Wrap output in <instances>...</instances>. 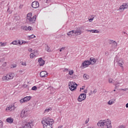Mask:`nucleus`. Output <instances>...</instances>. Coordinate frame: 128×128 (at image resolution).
Returning <instances> with one entry per match:
<instances>
[{"label":"nucleus","instance_id":"f257e3e1","mask_svg":"<svg viewBox=\"0 0 128 128\" xmlns=\"http://www.w3.org/2000/svg\"><path fill=\"white\" fill-rule=\"evenodd\" d=\"M44 128H52V124H54V119L50 118H47L42 121Z\"/></svg>","mask_w":128,"mask_h":128},{"label":"nucleus","instance_id":"f03ea898","mask_svg":"<svg viewBox=\"0 0 128 128\" xmlns=\"http://www.w3.org/2000/svg\"><path fill=\"white\" fill-rule=\"evenodd\" d=\"M36 20V16H32V13L30 12L26 16V22L29 24H34Z\"/></svg>","mask_w":128,"mask_h":128},{"label":"nucleus","instance_id":"7ed1b4c3","mask_svg":"<svg viewBox=\"0 0 128 128\" xmlns=\"http://www.w3.org/2000/svg\"><path fill=\"white\" fill-rule=\"evenodd\" d=\"M14 73L12 72L8 74L6 76H4L2 77V82H8V80H10L14 78Z\"/></svg>","mask_w":128,"mask_h":128},{"label":"nucleus","instance_id":"20e7f679","mask_svg":"<svg viewBox=\"0 0 128 128\" xmlns=\"http://www.w3.org/2000/svg\"><path fill=\"white\" fill-rule=\"evenodd\" d=\"M68 86H69L70 90L72 92V91L76 90L78 84L74 82H70V84H69V85H68Z\"/></svg>","mask_w":128,"mask_h":128},{"label":"nucleus","instance_id":"39448f33","mask_svg":"<svg viewBox=\"0 0 128 128\" xmlns=\"http://www.w3.org/2000/svg\"><path fill=\"white\" fill-rule=\"evenodd\" d=\"M34 126V120H30L28 122H26L24 126H23V128H32V126Z\"/></svg>","mask_w":128,"mask_h":128},{"label":"nucleus","instance_id":"423d86ee","mask_svg":"<svg viewBox=\"0 0 128 128\" xmlns=\"http://www.w3.org/2000/svg\"><path fill=\"white\" fill-rule=\"evenodd\" d=\"M28 111L26 109H24L22 110L21 114H20V117L21 118H26V116H28Z\"/></svg>","mask_w":128,"mask_h":128},{"label":"nucleus","instance_id":"0eeeda50","mask_svg":"<svg viewBox=\"0 0 128 128\" xmlns=\"http://www.w3.org/2000/svg\"><path fill=\"white\" fill-rule=\"evenodd\" d=\"M86 98V94H82L80 95L78 98V102H82V100H84Z\"/></svg>","mask_w":128,"mask_h":128},{"label":"nucleus","instance_id":"6e6552de","mask_svg":"<svg viewBox=\"0 0 128 128\" xmlns=\"http://www.w3.org/2000/svg\"><path fill=\"white\" fill-rule=\"evenodd\" d=\"M90 60H85L82 64V68H88V66H90Z\"/></svg>","mask_w":128,"mask_h":128},{"label":"nucleus","instance_id":"1a4fd4ad","mask_svg":"<svg viewBox=\"0 0 128 128\" xmlns=\"http://www.w3.org/2000/svg\"><path fill=\"white\" fill-rule=\"evenodd\" d=\"M104 126H106V128H112V122L108 119L105 120Z\"/></svg>","mask_w":128,"mask_h":128},{"label":"nucleus","instance_id":"9d476101","mask_svg":"<svg viewBox=\"0 0 128 128\" xmlns=\"http://www.w3.org/2000/svg\"><path fill=\"white\" fill-rule=\"evenodd\" d=\"M32 6L33 8H40V3H38V2L34 1L32 2Z\"/></svg>","mask_w":128,"mask_h":128},{"label":"nucleus","instance_id":"9b49d317","mask_svg":"<svg viewBox=\"0 0 128 128\" xmlns=\"http://www.w3.org/2000/svg\"><path fill=\"white\" fill-rule=\"evenodd\" d=\"M128 8V5L126 3L123 4L122 6L120 7V10L121 12H124V10H126Z\"/></svg>","mask_w":128,"mask_h":128},{"label":"nucleus","instance_id":"f8f14e48","mask_svg":"<svg viewBox=\"0 0 128 128\" xmlns=\"http://www.w3.org/2000/svg\"><path fill=\"white\" fill-rule=\"evenodd\" d=\"M40 74L41 78H46V76H48V72L46 71H42L40 72Z\"/></svg>","mask_w":128,"mask_h":128},{"label":"nucleus","instance_id":"ddd939ff","mask_svg":"<svg viewBox=\"0 0 128 128\" xmlns=\"http://www.w3.org/2000/svg\"><path fill=\"white\" fill-rule=\"evenodd\" d=\"M105 120H100L98 123V126L100 128H102L104 126Z\"/></svg>","mask_w":128,"mask_h":128},{"label":"nucleus","instance_id":"4468645a","mask_svg":"<svg viewBox=\"0 0 128 128\" xmlns=\"http://www.w3.org/2000/svg\"><path fill=\"white\" fill-rule=\"evenodd\" d=\"M74 34L75 36H80V34H82V30L80 28H78L76 30H74Z\"/></svg>","mask_w":128,"mask_h":128},{"label":"nucleus","instance_id":"2eb2a0df","mask_svg":"<svg viewBox=\"0 0 128 128\" xmlns=\"http://www.w3.org/2000/svg\"><path fill=\"white\" fill-rule=\"evenodd\" d=\"M117 62H118V66H120L121 68H124L122 66V64H124V61L122 60L120 58L118 59Z\"/></svg>","mask_w":128,"mask_h":128},{"label":"nucleus","instance_id":"dca6fc26","mask_svg":"<svg viewBox=\"0 0 128 128\" xmlns=\"http://www.w3.org/2000/svg\"><path fill=\"white\" fill-rule=\"evenodd\" d=\"M38 62L39 63V66H42L44 64V60L42 58H40L38 60Z\"/></svg>","mask_w":128,"mask_h":128},{"label":"nucleus","instance_id":"f3484780","mask_svg":"<svg viewBox=\"0 0 128 128\" xmlns=\"http://www.w3.org/2000/svg\"><path fill=\"white\" fill-rule=\"evenodd\" d=\"M90 64H94L96 62V59L94 58H90Z\"/></svg>","mask_w":128,"mask_h":128},{"label":"nucleus","instance_id":"a211bd4d","mask_svg":"<svg viewBox=\"0 0 128 128\" xmlns=\"http://www.w3.org/2000/svg\"><path fill=\"white\" fill-rule=\"evenodd\" d=\"M22 30H32V26H24L22 28Z\"/></svg>","mask_w":128,"mask_h":128},{"label":"nucleus","instance_id":"6ab92c4d","mask_svg":"<svg viewBox=\"0 0 128 128\" xmlns=\"http://www.w3.org/2000/svg\"><path fill=\"white\" fill-rule=\"evenodd\" d=\"M24 99V100L25 102H28L32 100V96H26L23 98Z\"/></svg>","mask_w":128,"mask_h":128},{"label":"nucleus","instance_id":"aec40b11","mask_svg":"<svg viewBox=\"0 0 128 128\" xmlns=\"http://www.w3.org/2000/svg\"><path fill=\"white\" fill-rule=\"evenodd\" d=\"M6 112H12V106L11 105L8 107H7L6 109Z\"/></svg>","mask_w":128,"mask_h":128},{"label":"nucleus","instance_id":"412c9836","mask_svg":"<svg viewBox=\"0 0 128 128\" xmlns=\"http://www.w3.org/2000/svg\"><path fill=\"white\" fill-rule=\"evenodd\" d=\"M68 36H75L74 30H72L68 32Z\"/></svg>","mask_w":128,"mask_h":128},{"label":"nucleus","instance_id":"4be33fe9","mask_svg":"<svg viewBox=\"0 0 128 128\" xmlns=\"http://www.w3.org/2000/svg\"><path fill=\"white\" fill-rule=\"evenodd\" d=\"M6 122L9 124H12V122H14V119L10 118H8L6 119Z\"/></svg>","mask_w":128,"mask_h":128},{"label":"nucleus","instance_id":"5701e85b","mask_svg":"<svg viewBox=\"0 0 128 128\" xmlns=\"http://www.w3.org/2000/svg\"><path fill=\"white\" fill-rule=\"evenodd\" d=\"M88 32H92V33H96V34H98V32H100V31L96 30H88Z\"/></svg>","mask_w":128,"mask_h":128},{"label":"nucleus","instance_id":"b1692460","mask_svg":"<svg viewBox=\"0 0 128 128\" xmlns=\"http://www.w3.org/2000/svg\"><path fill=\"white\" fill-rule=\"evenodd\" d=\"M116 102V100L115 99H112V100H110L108 102V104L110 105V104H114V102Z\"/></svg>","mask_w":128,"mask_h":128},{"label":"nucleus","instance_id":"393cba45","mask_svg":"<svg viewBox=\"0 0 128 128\" xmlns=\"http://www.w3.org/2000/svg\"><path fill=\"white\" fill-rule=\"evenodd\" d=\"M18 46H22L24 44V42L20 40H17Z\"/></svg>","mask_w":128,"mask_h":128},{"label":"nucleus","instance_id":"a878e982","mask_svg":"<svg viewBox=\"0 0 128 128\" xmlns=\"http://www.w3.org/2000/svg\"><path fill=\"white\" fill-rule=\"evenodd\" d=\"M28 38L29 40H30L32 38H36V36L32 34V35L28 36Z\"/></svg>","mask_w":128,"mask_h":128},{"label":"nucleus","instance_id":"bb28decb","mask_svg":"<svg viewBox=\"0 0 128 128\" xmlns=\"http://www.w3.org/2000/svg\"><path fill=\"white\" fill-rule=\"evenodd\" d=\"M84 80H88V78H90V76H88V75H86V74H84Z\"/></svg>","mask_w":128,"mask_h":128},{"label":"nucleus","instance_id":"cd10ccee","mask_svg":"<svg viewBox=\"0 0 128 128\" xmlns=\"http://www.w3.org/2000/svg\"><path fill=\"white\" fill-rule=\"evenodd\" d=\"M35 56H36V55H34V54L32 53L30 54V58H35Z\"/></svg>","mask_w":128,"mask_h":128},{"label":"nucleus","instance_id":"c85d7f7f","mask_svg":"<svg viewBox=\"0 0 128 128\" xmlns=\"http://www.w3.org/2000/svg\"><path fill=\"white\" fill-rule=\"evenodd\" d=\"M68 74H70V76H72V74H74V70L69 71Z\"/></svg>","mask_w":128,"mask_h":128},{"label":"nucleus","instance_id":"c756f323","mask_svg":"<svg viewBox=\"0 0 128 128\" xmlns=\"http://www.w3.org/2000/svg\"><path fill=\"white\" fill-rule=\"evenodd\" d=\"M114 80L112 78H108V82L110 84H114Z\"/></svg>","mask_w":128,"mask_h":128},{"label":"nucleus","instance_id":"7c9ffc66","mask_svg":"<svg viewBox=\"0 0 128 128\" xmlns=\"http://www.w3.org/2000/svg\"><path fill=\"white\" fill-rule=\"evenodd\" d=\"M12 44H16V46H18V40L13 41L12 42Z\"/></svg>","mask_w":128,"mask_h":128},{"label":"nucleus","instance_id":"2f4dec72","mask_svg":"<svg viewBox=\"0 0 128 128\" xmlns=\"http://www.w3.org/2000/svg\"><path fill=\"white\" fill-rule=\"evenodd\" d=\"M16 68V64H12L11 65V68Z\"/></svg>","mask_w":128,"mask_h":128},{"label":"nucleus","instance_id":"473e14b6","mask_svg":"<svg viewBox=\"0 0 128 128\" xmlns=\"http://www.w3.org/2000/svg\"><path fill=\"white\" fill-rule=\"evenodd\" d=\"M32 90H38V88H36V86H34L32 88Z\"/></svg>","mask_w":128,"mask_h":128},{"label":"nucleus","instance_id":"72a5a7b5","mask_svg":"<svg viewBox=\"0 0 128 128\" xmlns=\"http://www.w3.org/2000/svg\"><path fill=\"white\" fill-rule=\"evenodd\" d=\"M51 110L52 108L46 109L44 110V112H50V110Z\"/></svg>","mask_w":128,"mask_h":128},{"label":"nucleus","instance_id":"f704fd0d","mask_svg":"<svg viewBox=\"0 0 128 128\" xmlns=\"http://www.w3.org/2000/svg\"><path fill=\"white\" fill-rule=\"evenodd\" d=\"M20 104H24V102H26L24 101V99L22 98L21 100H20Z\"/></svg>","mask_w":128,"mask_h":128},{"label":"nucleus","instance_id":"c9c22d12","mask_svg":"<svg viewBox=\"0 0 128 128\" xmlns=\"http://www.w3.org/2000/svg\"><path fill=\"white\" fill-rule=\"evenodd\" d=\"M1 46H6V43H2V42H0Z\"/></svg>","mask_w":128,"mask_h":128},{"label":"nucleus","instance_id":"e433bc0d","mask_svg":"<svg viewBox=\"0 0 128 128\" xmlns=\"http://www.w3.org/2000/svg\"><path fill=\"white\" fill-rule=\"evenodd\" d=\"M0 128H2V122L0 120Z\"/></svg>","mask_w":128,"mask_h":128},{"label":"nucleus","instance_id":"4c0bfd02","mask_svg":"<svg viewBox=\"0 0 128 128\" xmlns=\"http://www.w3.org/2000/svg\"><path fill=\"white\" fill-rule=\"evenodd\" d=\"M2 66H6V62H4L2 64Z\"/></svg>","mask_w":128,"mask_h":128},{"label":"nucleus","instance_id":"58836bf2","mask_svg":"<svg viewBox=\"0 0 128 128\" xmlns=\"http://www.w3.org/2000/svg\"><path fill=\"white\" fill-rule=\"evenodd\" d=\"M16 30V28L15 27H12V28H10V30Z\"/></svg>","mask_w":128,"mask_h":128},{"label":"nucleus","instance_id":"ea45409f","mask_svg":"<svg viewBox=\"0 0 128 128\" xmlns=\"http://www.w3.org/2000/svg\"><path fill=\"white\" fill-rule=\"evenodd\" d=\"M22 66H26V62H22Z\"/></svg>","mask_w":128,"mask_h":128},{"label":"nucleus","instance_id":"a19ab883","mask_svg":"<svg viewBox=\"0 0 128 128\" xmlns=\"http://www.w3.org/2000/svg\"><path fill=\"white\" fill-rule=\"evenodd\" d=\"M88 20H89V22H92V20H94V18H92L89 19Z\"/></svg>","mask_w":128,"mask_h":128},{"label":"nucleus","instance_id":"79ce46f5","mask_svg":"<svg viewBox=\"0 0 128 128\" xmlns=\"http://www.w3.org/2000/svg\"><path fill=\"white\" fill-rule=\"evenodd\" d=\"M65 48H66L62 47V48H61V50H64Z\"/></svg>","mask_w":128,"mask_h":128},{"label":"nucleus","instance_id":"37998d69","mask_svg":"<svg viewBox=\"0 0 128 128\" xmlns=\"http://www.w3.org/2000/svg\"><path fill=\"white\" fill-rule=\"evenodd\" d=\"M84 92L85 93V94H86V92H88V90H84Z\"/></svg>","mask_w":128,"mask_h":128},{"label":"nucleus","instance_id":"c03bdc74","mask_svg":"<svg viewBox=\"0 0 128 128\" xmlns=\"http://www.w3.org/2000/svg\"><path fill=\"white\" fill-rule=\"evenodd\" d=\"M19 72H20V74H22V72H24V71H22V70H20V71H19Z\"/></svg>","mask_w":128,"mask_h":128},{"label":"nucleus","instance_id":"a18cd8bd","mask_svg":"<svg viewBox=\"0 0 128 128\" xmlns=\"http://www.w3.org/2000/svg\"><path fill=\"white\" fill-rule=\"evenodd\" d=\"M32 48H29L28 49L29 52H32Z\"/></svg>","mask_w":128,"mask_h":128},{"label":"nucleus","instance_id":"49530a36","mask_svg":"<svg viewBox=\"0 0 128 128\" xmlns=\"http://www.w3.org/2000/svg\"><path fill=\"white\" fill-rule=\"evenodd\" d=\"M84 86H82V88H80V90H84Z\"/></svg>","mask_w":128,"mask_h":128},{"label":"nucleus","instance_id":"de8ad7c7","mask_svg":"<svg viewBox=\"0 0 128 128\" xmlns=\"http://www.w3.org/2000/svg\"><path fill=\"white\" fill-rule=\"evenodd\" d=\"M88 120H86V124H88Z\"/></svg>","mask_w":128,"mask_h":128},{"label":"nucleus","instance_id":"09e8293b","mask_svg":"<svg viewBox=\"0 0 128 128\" xmlns=\"http://www.w3.org/2000/svg\"><path fill=\"white\" fill-rule=\"evenodd\" d=\"M126 108H128V103L126 104Z\"/></svg>","mask_w":128,"mask_h":128},{"label":"nucleus","instance_id":"8fccbe9b","mask_svg":"<svg viewBox=\"0 0 128 128\" xmlns=\"http://www.w3.org/2000/svg\"><path fill=\"white\" fill-rule=\"evenodd\" d=\"M126 90V89H125V90L124 89H122V90Z\"/></svg>","mask_w":128,"mask_h":128},{"label":"nucleus","instance_id":"3c124183","mask_svg":"<svg viewBox=\"0 0 128 128\" xmlns=\"http://www.w3.org/2000/svg\"><path fill=\"white\" fill-rule=\"evenodd\" d=\"M62 50L61 48L60 50V52H62Z\"/></svg>","mask_w":128,"mask_h":128},{"label":"nucleus","instance_id":"603ef678","mask_svg":"<svg viewBox=\"0 0 128 128\" xmlns=\"http://www.w3.org/2000/svg\"><path fill=\"white\" fill-rule=\"evenodd\" d=\"M116 84H115V86H116Z\"/></svg>","mask_w":128,"mask_h":128},{"label":"nucleus","instance_id":"864d4df0","mask_svg":"<svg viewBox=\"0 0 128 128\" xmlns=\"http://www.w3.org/2000/svg\"><path fill=\"white\" fill-rule=\"evenodd\" d=\"M114 92H116V90H114Z\"/></svg>","mask_w":128,"mask_h":128},{"label":"nucleus","instance_id":"5fc2aeb1","mask_svg":"<svg viewBox=\"0 0 128 128\" xmlns=\"http://www.w3.org/2000/svg\"><path fill=\"white\" fill-rule=\"evenodd\" d=\"M0 62H2V60H0Z\"/></svg>","mask_w":128,"mask_h":128}]
</instances>
